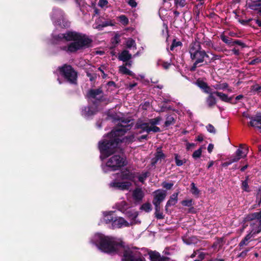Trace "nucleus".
<instances>
[{
	"label": "nucleus",
	"instance_id": "8",
	"mask_svg": "<svg viewBox=\"0 0 261 261\" xmlns=\"http://www.w3.org/2000/svg\"><path fill=\"white\" fill-rule=\"evenodd\" d=\"M58 76L63 77L71 84H76L77 73L70 65H64L59 67L56 71Z\"/></svg>",
	"mask_w": 261,
	"mask_h": 261
},
{
	"label": "nucleus",
	"instance_id": "62",
	"mask_svg": "<svg viewBox=\"0 0 261 261\" xmlns=\"http://www.w3.org/2000/svg\"><path fill=\"white\" fill-rule=\"evenodd\" d=\"M147 137V135H142L139 138V140H142V139H146Z\"/></svg>",
	"mask_w": 261,
	"mask_h": 261
},
{
	"label": "nucleus",
	"instance_id": "25",
	"mask_svg": "<svg viewBox=\"0 0 261 261\" xmlns=\"http://www.w3.org/2000/svg\"><path fill=\"white\" fill-rule=\"evenodd\" d=\"M132 58V55L126 50H124L121 52L119 56V59L123 62L129 60Z\"/></svg>",
	"mask_w": 261,
	"mask_h": 261
},
{
	"label": "nucleus",
	"instance_id": "44",
	"mask_svg": "<svg viewBox=\"0 0 261 261\" xmlns=\"http://www.w3.org/2000/svg\"><path fill=\"white\" fill-rule=\"evenodd\" d=\"M206 129H207V130L211 133H213V134L216 133V129H215L214 126H213L212 124H209L208 125H207L206 126Z\"/></svg>",
	"mask_w": 261,
	"mask_h": 261
},
{
	"label": "nucleus",
	"instance_id": "11",
	"mask_svg": "<svg viewBox=\"0 0 261 261\" xmlns=\"http://www.w3.org/2000/svg\"><path fill=\"white\" fill-rule=\"evenodd\" d=\"M115 206L119 211L125 213L128 218L130 220V224H136L140 223V221L137 219L138 213L131 210H127L128 205L126 201H121L116 203Z\"/></svg>",
	"mask_w": 261,
	"mask_h": 261
},
{
	"label": "nucleus",
	"instance_id": "27",
	"mask_svg": "<svg viewBox=\"0 0 261 261\" xmlns=\"http://www.w3.org/2000/svg\"><path fill=\"white\" fill-rule=\"evenodd\" d=\"M215 94L217 95L221 100L225 102H229L232 99L231 97H228L226 94L222 92L216 91L215 92Z\"/></svg>",
	"mask_w": 261,
	"mask_h": 261
},
{
	"label": "nucleus",
	"instance_id": "46",
	"mask_svg": "<svg viewBox=\"0 0 261 261\" xmlns=\"http://www.w3.org/2000/svg\"><path fill=\"white\" fill-rule=\"evenodd\" d=\"M181 44V43L180 41H176L175 40H173V43L170 47V49L173 50L174 47L180 46Z\"/></svg>",
	"mask_w": 261,
	"mask_h": 261
},
{
	"label": "nucleus",
	"instance_id": "17",
	"mask_svg": "<svg viewBox=\"0 0 261 261\" xmlns=\"http://www.w3.org/2000/svg\"><path fill=\"white\" fill-rule=\"evenodd\" d=\"M246 4L248 8L258 10L261 14V0H247Z\"/></svg>",
	"mask_w": 261,
	"mask_h": 261
},
{
	"label": "nucleus",
	"instance_id": "24",
	"mask_svg": "<svg viewBox=\"0 0 261 261\" xmlns=\"http://www.w3.org/2000/svg\"><path fill=\"white\" fill-rule=\"evenodd\" d=\"M178 193L173 194L170 197L169 200L167 201L166 205V209L168 207L175 205L177 202V197Z\"/></svg>",
	"mask_w": 261,
	"mask_h": 261
},
{
	"label": "nucleus",
	"instance_id": "45",
	"mask_svg": "<svg viewBox=\"0 0 261 261\" xmlns=\"http://www.w3.org/2000/svg\"><path fill=\"white\" fill-rule=\"evenodd\" d=\"M252 90L257 92L258 93H261V86L255 85L252 87Z\"/></svg>",
	"mask_w": 261,
	"mask_h": 261
},
{
	"label": "nucleus",
	"instance_id": "58",
	"mask_svg": "<svg viewBox=\"0 0 261 261\" xmlns=\"http://www.w3.org/2000/svg\"><path fill=\"white\" fill-rule=\"evenodd\" d=\"M214 148V145L212 144H210L207 147V150L209 152H211Z\"/></svg>",
	"mask_w": 261,
	"mask_h": 261
},
{
	"label": "nucleus",
	"instance_id": "16",
	"mask_svg": "<svg viewBox=\"0 0 261 261\" xmlns=\"http://www.w3.org/2000/svg\"><path fill=\"white\" fill-rule=\"evenodd\" d=\"M115 211H105L102 212V221L107 224L112 225L116 217Z\"/></svg>",
	"mask_w": 261,
	"mask_h": 261
},
{
	"label": "nucleus",
	"instance_id": "29",
	"mask_svg": "<svg viewBox=\"0 0 261 261\" xmlns=\"http://www.w3.org/2000/svg\"><path fill=\"white\" fill-rule=\"evenodd\" d=\"M222 239H220L214 243L212 248L214 249V251H217L220 249L222 246Z\"/></svg>",
	"mask_w": 261,
	"mask_h": 261
},
{
	"label": "nucleus",
	"instance_id": "59",
	"mask_svg": "<svg viewBox=\"0 0 261 261\" xmlns=\"http://www.w3.org/2000/svg\"><path fill=\"white\" fill-rule=\"evenodd\" d=\"M107 86L109 87H115V84L114 82H109L107 84Z\"/></svg>",
	"mask_w": 261,
	"mask_h": 261
},
{
	"label": "nucleus",
	"instance_id": "55",
	"mask_svg": "<svg viewBox=\"0 0 261 261\" xmlns=\"http://www.w3.org/2000/svg\"><path fill=\"white\" fill-rule=\"evenodd\" d=\"M195 238H192L191 239V241H189L188 240V239H183V241H184V242L185 243H186L187 244H190L191 243H192L193 242L194 243L193 241V240Z\"/></svg>",
	"mask_w": 261,
	"mask_h": 261
},
{
	"label": "nucleus",
	"instance_id": "34",
	"mask_svg": "<svg viewBox=\"0 0 261 261\" xmlns=\"http://www.w3.org/2000/svg\"><path fill=\"white\" fill-rule=\"evenodd\" d=\"M157 65L158 66H162L165 69H167L170 66V64L165 62L162 60H159L157 62Z\"/></svg>",
	"mask_w": 261,
	"mask_h": 261
},
{
	"label": "nucleus",
	"instance_id": "51",
	"mask_svg": "<svg viewBox=\"0 0 261 261\" xmlns=\"http://www.w3.org/2000/svg\"><path fill=\"white\" fill-rule=\"evenodd\" d=\"M128 4L133 8H135L137 6V3L136 2V0H128Z\"/></svg>",
	"mask_w": 261,
	"mask_h": 261
},
{
	"label": "nucleus",
	"instance_id": "28",
	"mask_svg": "<svg viewBox=\"0 0 261 261\" xmlns=\"http://www.w3.org/2000/svg\"><path fill=\"white\" fill-rule=\"evenodd\" d=\"M215 89L217 90H225L227 89V91L231 92L232 90L230 88H228V85L226 83H222L220 84H217L214 86Z\"/></svg>",
	"mask_w": 261,
	"mask_h": 261
},
{
	"label": "nucleus",
	"instance_id": "56",
	"mask_svg": "<svg viewBox=\"0 0 261 261\" xmlns=\"http://www.w3.org/2000/svg\"><path fill=\"white\" fill-rule=\"evenodd\" d=\"M259 61H260V60L258 58H256V59H255L252 60L251 61H250V62L249 63V64L254 65L257 63H258Z\"/></svg>",
	"mask_w": 261,
	"mask_h": 261
},
{
	"label": "nucleus",
	"instance_id": "14",
	"mask_svg": "<svg viewBox=\"0 0 261 261\" xmlns=\"http://www.w3.org/2000/svg\"><path fill=\"white\" fill-rule=\"evenodd\" d=\"M166 195L167 192L165 190H158L153 192L154 198L152 202L157 210L161 203L165 199Z\"/></svg>",
	"mask_w": 261,
	"mask_h": 261
},
{
	"label": "nucleus",
	"instance_id": "20",
	"mask_svg": "<svg viewBox=\"0 0 261 261\" xmlns=\"http://www.w3.org/2000/svg\"><path fill=\"white\" fill-rule=\"evenodd\" d=\"M149 255L151 261H169V258L161 257L159 253L156 251H150Z\"/></svg>",
	"mask_w": 261,
	"mask_h": 261
},
{
	"label": "nucleus",
	"instance_id": "50",
	"mask_svg": "<svg viewBox=\"0 0 261 261\" xmlns=\"http://www.w3.org/2000/svg\"><path fill=\"white\" fill-rule=\"evenodd\" d=\"M163 187L167 189H170L173 186L172 183L164 182L163 183Z\"/></svg>",
	"mask_w": 261,
	"mask_h": 261
},
{
	"label": "nucleus",
	"instance_id": "41",
	"mask_svg": "<svg viewBox=\"0 0 261 261\" xmlns=\"http://www.w3.org/2000/svg\"><path fill=\"white\" fill-rule=\"evenodd\" d=\"M242 188L243 189L244 191L246 192L249 191V188L248 186V183L247 180H245L242 182Z\"/></svg>",
	"mask_w": 261,
	"mask_h": 261
},
{
	"label": "nucleus",
	"instance_id": "10",
	"mask_svg": "<svg viewBox=\"0 0 261 261\" xmlns=\"http://www.w3.org/2000/svg\"><path fill=\"white\" fill-rule=\"evenodd\" d=\"M162 120L160 117L149 119L147 122L137 123L136 127L142 129L140 133L143 132L149 133L150 132L157 133L160 132V128L155 125L159 124Z\"/></svg>",
	"mask_w": 261,
	"mask_h": 261
},
{
	"label": "nucleus",
	"instance_id": "61",
	"mask_svg": "<svg viewBox=\"0 0 261 261\" xmlns=\"http://www.w3.org/2000/svg\"><path fill=\"white\" fill-rule=\"evenodd\" d=\"M198 141H199V142H201L203 140V137L202 136H198V137L197 138V139H196Z\"/></svg>",
	"mask_w": 261,
	"mask_h": 261
},
{
	"label": "nucleus",
	"instance_id": "47",
	"mask_svg": "<svg viewBox=\"0 0 261 261\" xmlns=\"http://www.w3.org/2000/svg\"><path fill=\"white\" fill-rule=\"evenodd\" d=\"M181 203L184 206H190L192 205V200H184L181 202Z\"/></svg>",
	"mask_w": 261,
	"mask_h": 261
},
{
	"label": "nucleus",
	"instance_id": "31",
	"mask_svg": "<svg viewBox=\"0 0 261 261\" xmlns=\"http://www.w3.org/2000/svg\"><path fill=\"white\" fill-rule=\"evenodd\" d=\"M175 161L176 165L178 166H180L183 165L184 163L186 162L185 160H181L180 156L178 154H175Z\"/></svg>",
	"mask_w": 261,
	"mask_h": 261
},
{
	"label": "nucleus",
	"instance_id": "40",
	"mask_svg": "<svg viewBox=\"0 0 261 261\" xmlns=\"http://www.w3.org/2000/svg\"><path fill=\"white\" fill-rule=\"evenodd\" d=\"M201 153H202V149L200 148L197 149V150H195L194 152V153H193L192 156L194 159H197V158H199L201 156Z\"/></svg>",
	"mask_w": 261,
	"mask_h": 261
},
{
	"label": "nucleus",
	"instance_id": "30",
	"mask_svg": "<svg viewBox=\"0 0 261 261\" xmlns=\"http://www.w3.org/2000/svg\"><path fill=\"white\" fill-rule=\"evenodd\" d=\"M125 45L128 48H133L136 49L135 41L131 38H128L126 41Z\"/></svg>",
	"mask_w": 261,
	"mask_h": 261
},
{
	"label": "nucleus",
	"instance_id": "26",
	"mask_svg": "<svg viewBox=\"0 0 261 261\" xmlns=\"http://www.w3.org/2000/svg\"><path fill=\"white\" fill-rule=\"evenodd\" d=\"M119 70V72L122 74H125V75H129L133 76L134 78H136L134 73L132 71H131L129 69H128L125 67V66L122 65V66H120Z\"/></svg>",
	"mask_w": 261,
	"mask_h": 261
},
{
	"label": "nucleus",
	"instance_id": "19",
	"mask_svg": "<svg viewBox=\"0 0 261 261\" xmlns=\"http://www.w3.org/2000/svg\"><path fill=\"white\" fill-rule=\"evenodd\" d=\"M113 23L111 20L102 21V18H99L96 21L95 24L93 25L94 29H100L101 28L106 27L109 25H113Z\"/></svg>",
	"mask_w": 261,
	"mask_h": 261
},
{
	"label": "nucleus",
	"instance_id": "9",
	"mask_svg": "<svg viewBox=\"0 0 261 261\" xmlns=\"http://www.w3.org/2000/svg\"><path fill=\"white\" fill-rule=\"evenodd\" d=\"M162 120L160 117L149 119L147 122L137 123L136 127L142 129L140 133L143 132L149 133L150 132L157 133L160 132V128L155 125L159 124Z\"/></svg>",
	"mask_w": 261,
	"mask_h": 261
},
{
	"label": "nucleus",
	"instance_id": "18",
	"mask_svg": "<svg viewBox=\"0 0 261 261\" xmlns=\"http://www.w3.org/2000/svg\"><path fill=\"white\" fill-rule=\"evenodd\" d=\"M133 198L136 202H140L144 196V193L140 188L135 189L132 193Z\"/></svg>",
	"mask_w": 261,
	"mask_h": 261
},
{
	"label": "nucleus",
	"instance_id": "2",
	"mask_svg": "<svg viewBox=\"0 0 261 261\" xmlns=\"http://www.w3.org/2000/svg\"><path fill=\"white\" fill-rule=\"evenodd\" d=\"M90 242L103 252L123 254L122 261H145L136 248L125 246L120 239L96 233L91 237Z\"/></svg>",
	"mask_w": 261,
	"mask_h": 261
},
{
	"label": "nucleus",
	"instance_id": "49",
	"mask_svg": "<svg viewBox=\"0 0 261 261\" xmlns=\"http://www.w3.org/2000/svg\"><path fill=\"white\" fill-rule=\"evenodd\" d=\"M255 235V234H254L253 233H252V232H251L249 230V233L246 235V236L244 238L246 239V240L250 241V239L252 237H254Z\"/></svg>",
	"mask_w": 261,
	"mask_h": 261
},
{
	"label": "nucleus",
	"instance_id": "36",
	"mask_svg": "<svg viewBox=\"0 0 261 261\" xmlns=\"http://www.w3.org/2000/svg\"><path fill=\"white\" fill-rule=\"evenodd\" d=\"M174 122V119L173 117L169 116L167 117L165 124L166 126H168L173 124Z\"/></svg>",
	"mask_w": 261,
	"mask_h": 261
},
{
	"label": "nucleus",
	"instance_id": "35",
	"mask_svg": "<svg viewBox=\"0 0 261 261\" xmlns=\"http://www.w3.org/2000/svg\"><path fill=\"white\" fill-rule=\"evenodd\" d=\"M148 173L147 172H142L139 176H138V179L141 182H143L147 177L148 176Z\"/></svg>",
	"mask_w": 261,
	"mask_h": 261
},
{
	"label": "nucleus",
	"instance_id": "21",
	"mask_svg": "<svg viewBox=\"0 0 261 261\" xmlns=\"http://www.w3.org/2000/svg\"><path fill=\"white\" fill-rule=\"evenodd\" d=\"M165 158V155L162 152V150L160 149H158L155 154V157L151 160V165L152 166L154 165L156 163L161 162L163 160H164Z\"/></svg>",
	"mask_w": 261,
	"mask_h": 261
},
{
	"label": "nucleus",
	"instance_id": "37",
	"mask_svg": "<svg viewBox=\"0 0 261 261\" xmlns=\"http://www.w3.org/2000/svg\"><path fill=\"white\" fill-rule=\"evenodd\" d=\"M119 20L123 25H126L128 23V19L125 15H121L119 17Z\"/></svg>",
	"mask_w": 261,
	"mask_h": 261
},
{
	"label": "nucleus",
	"instance_id": "60",
	"mask_svg": "<svg viewBox=\"0 0 261 261\" xmlns=\"http://www.w3.org/2000/svg\"><path fill=\"white\" fill-rule=\"evenodd\" d=\"M248 250H246L245 251H244L242 252L239 256H242V257H244V256H246V255L247 253L248 252Z\"/></svg>",
	"mask_w": 261,
	"mask_h": 261
},
{
	"label": "nucleus",
	"instance_id": "22",
	"mask_svg": "<svg viewBox=\"0 0 261 261\" xmlns=\"http://www.w3.org/2000/svg\"><path fill=\"white\" fill-rule=\"evenodd\" d=\"M261 124V113H257L254 118H251L250 122V125L253 127H257V126H260Z\"/></svg>",
	"mask_w": 261,
	"mask_h": 261
},
{
	"label": "nucleus",
	"instance_id": "1",
	"mask_svg": "<svg viewBox=\"0 0 261 261\" xmlns=\"http://www.w3.org/2000/svg\"><path fill=\"white\" fill-rule=\"evenodd\" d=\"M132 124L130 120H120L118 126L99 142L100 158L102 162L101 166L105 173L118 170L126 165V160L119 155L109 156L117 151L120 143H129L135 140L134 135L123 137L130 129Z\"/></svg>",
	"mask_w": 261,
	"mask_h": 261
},
{
	"label": "nucleus",
	"instance_id": "5",
	"mask_svg": "<svg viewBox=\"0 0 261 261\" xmlns=\"http://www.w3.org/2000/svg\"><path fill=\"white\" fill-rule=\"evenodd\" d=\"M191 58L195 60L193 66L191 67V70L194 71L198 66L199 63H202L204 58H208L204 50H201V46L199 42H192L189 47V49Z\"/></svg>",
	"mask_w": 261,
	"mask_h": 261
},
{
	"label": "nucleus",
	"instance_id": "33",
	"mask_svg": "<svg viewBox=\"0 0 261 261\" xmlns=\"http://www.w3.org/2000/svg\"><path fill=\"white\" fill-rule=\"evenodd\" d=\"M174 4L177 7H184L187 4L186 0H174Z\"/></svg>",
	"mask_w": 261,
	"mask_h": 261
},
{
	"label": "nucleus",
	"instance_id": "48",
	"mask_svg": "<svg viewBox=\"0 0 261 261\" xmlns=\"http://www.w3.org/2000/svg\"><path fill=\"white\" fill-rule=\"evenodd\" d=\"M240 159V157H238L236 155L235 156L230 158L228 164H231L232 163L238 162Z\"/></svg>",
	"mask_w": 261,
	"mask_h": 261
},
{
	"label": "nucleus",
	"instance_id": "57",
	"mask_svg": "<svg viewBox=\"0 0 261 261\" xmlns=\"http://www.w3.org/2000/svg\"><path fill=\"white\" fill-rule=\"evenodd\" d=\"M234 44H238L240 46H244V43L240 42V41H235L232 42V45H234Z\"/></svg>",
	"mask_w": 261,
	"mask_h": 261
},
{
	"label": "nucleus",
	"instance_id": "64",
	"mask_svg": "<svg viewBox=\"0 0 261 261\" xmlns=\"http://www.w3.org/2000/svg\"><path fill=\"white\" fill-rule=\"evenodd\" d=\"M247 167H248V165H247L243 166V167L241 168V171H244L247 168Z\"/></svg>",
	"mask_w": 261,
	"mask_h": 261
},
{
	"label": "nucleus",
	"instance_id": "23",
	"mask_svg": "<svg viewBox=\"0 0 261 261\" xmlns=\"http://www.w3.org/2000/svg\"><path fill=\"white\" fill-rule=\"evenodd\" d=\"M248 148H246L243 150V145L241 144V145H240L239 148H238L237 150V151L236 152V154L237 156H238V157H240V158L241 159L242 158L245 157L247 155V154L248 153Z\"/></svg>",
	"mask_w": 261,
	"mask_h": 261
},
{
	"label": "nucleus",
	"instance_id": "54",
	"mask_svg": "<svg viewBox=\"0 0 261 261\" xmlns=\"http://www.w3.org/2000/svg\"><path fill=\"white\" fill-rule=\"evenodd\" d=\"M195 144L194 143H187L186 144V148L187 150H190L191 148L194 147Z\"/></svg>",
	"mask_w": 261,
	"mask_h": 261
},
{
	"label": "nucleus",
	"instance_id": "3",
	"mask_svg": "<svg viewBox=\"0 0 261 261\" xmlns=\"http://www.w3.org/2000/svg\"><path fill=\"white\" fill-rule=\"evenodd\" d=\"M72 41L68 45L61 46V49L69 53H74L90 46L92 40L86 35L74 31H68L64 34H53L51 43L61 45L66 42Z\"/></svg>",
	"mask_w": 261,
	"mask_h": 261
},
{
	"label": "nucleus",
	"instance_id": "7",
	"mask_svg": "<svg viewBox=\"0 0 261 261\" xmlns=\"http://www.w3.org/2000/svg\"><path fill=\"white\" fill-rule=\"evenodd\" d=\"M245 221H250V231L256 234L261 231V211L248 215L245 218Z\"/></svg>",
	"mask_w": 261,
	"mask_h": 261
},
{
	"label": "nucleus",
	"instance_id": "12",
	"mask_svg": "<svg viewBox=\"0 0 261 261\" xmlns=\"http://www.w3.org/2000/svg\"><path fill=\"white\" fill-rule=\"evenodd\" d=\"M195 84L204 93L209 94L206 100L207 106L210 108L214 106L216 103V100L214 96V94H215V92L212 91L211 87L208 86L205 82L200 79H198L196 81Z\"/></svg>",
	"mask_w": 261,
	"mask_h": 261
},
{
	"label": "nucleus",
	"instance_id": "53",
	"mask_svg": "<svg viewBox=\"0 0 261 261\" xmlns=\"http://www.w3.org/2000/svg\"><path fill=\"white\" fill-rule=\"evenodd\" d=\"M249 242V241L246 240V239L244 238L240 243L239 246L240 247H241V246H244V245H247L248 244Z\"/></svg>",
	"mask_w": 261,
	"mask_h": 261
},
{
	"label": "nucleus",
	"instance_id": "42",
	"mask_svg": "<svg viewBox=\"0 0 261 261\" xmlns=\"http://www.w3.org/2000/svg\"><path fill=\"white\" fill-rule=\"evenodd\" d=\"M155 216L158 219H161L163 218V215L162 213L160 212V207L159 206V208L158 210L156 209V207H155Z\"/></svg>",
	"mask_w": 261,
	"mask_h": 261
},
{
	"label": "nucleus",
	"instance_id": "38",
	"mask_svg": "<svg viewBox=\"0 0 261 261\" xmlns=\"http://www.w3.org/2000/svg\"><path fill=\"white\" fill-rule=\"evenodd\" d=\"M141 208L145 212H148L151 210V205L150 203H146L145 204H143L141 207Z\"/></svg>",
	"mask_w": 261,
	"mask_h": 261
},
{
	"label": "nucleus",
	"instance_id": "4",
	"mask_svg": "<svg viewBox=\"0 0 261 261\" xmlns=\"http://www.w3.org/2000/svg\"><path fill=\"white\" fill-rule=\"evenodd\" d=\"M133 174L128 170L117 174V177L109 184L110 188L120 190H127L132 186Z\"/></svg>",
	"mask_w": 261,
	"mask_h": 261
},
{
	"label": "nucleus",
	"instance_id": "13",
	"mask_svg": "<svg viewBox=\"0 0 261 261\" xmlns=\"http://www.w3.org/2000/svg\"><path fill=\"white\" fill-rule=\"evenodd\" d=\"M53 23L61 27H67L69 26V22L64 18L63 12L59 9L54 8L51 15Z\"/></svg>",
	"mask_w": 261,
	"mask_h": 261
},
{
	"label": "nucleus",
	"instance_id": "15",
	"mask_svg": "<svg viewBox=\"0 0 261 261\" xmlns=\"http://www.w3.org/2000/svg\"><path fill=\"white\" fill-rule=\"evenodd\" d=\"M114 221L111 225L112 228H120L123 227H128L130 224V222L129 223L126 221L123 218L121 217L116 216L114 219Z\"/></svg>",
	"mask_w": 261,
	"mask_h": 261
},
{
	"label": "nucleus",
	"instance_id": "63",
	"mask_svg": "<svg viewBox=\"0 0 261 261\" xmlns=\"http://www.w3.org/2000/svg\"><path fill=\"white\" fill-rule=\"evenodd\" d=\"M243 97V96L242 95H239L236 97V99L238 100L242 99Z\"/></svg>",
	"mask_w": 261,
	"mask_h": 261
},
{
	"label": "nucleus",
	"instance_id": "32",
	"mask_svg": "<svg viewBox=\"0 0 261 261\" xmlns=\"http://www.w3.org/2000/svg\"><path fill=\"white\" fill-rule=\"evenodd\" d=\"M191 193L194 195L198 196L199 194V190L195 186V185L194 184V183L192 182L191 184Z\"/></svg>",
	"mask_w": 261,
	"mask_h": 261
},
{
	"label": "nucleus",
	"instance_id": "52",
	"mask_svg": "<svg viewBox=\"0 0 261 261\" xmlns=\"http://www.w3.org/2000/svg\"><path fill=\"white\" fill-rule=\"evenodd\" d=\"M256 201L259 205H261V191H259L257 194Z\"/></svg>",
	"mask_w": 261,
	"mask_h": 261
},
{
	"label": "nucleus",
	"instance_id": "43",
	"mask_svg": "<svg viewBox=\"0 0 261 261\" xmlns=\"http://www.w3.org/2000/svg\"><path fill=\"white\" fill-rule=\"evenodd\" d=\"M108 2L107 0H99L98 3V6L101 8L107 7Z\"/></svg>",
	"mask_w": 261,
	"mask_h": 261
},
{
	"label": "nucleus",
	"instance_id": "39",
	"mask_svg": "<svg viewBox=\"0 0 261 261\" xmlns=\"http://www.w3.org/2000/svg\"><path fill=\"white\" fill-rule=\"evenodd\" d=\"M221 38L222 40V41L224 42H225V43L229 44V45H232L233 41H232L231 39H230L227 37H226L225 36H222Z\"/></svg>",
	"mask_w": 261,
	"mask_h": 261
},
{
	"label": "nucleus",
	"instance_id": "6",
	"mask_svg": "<svg viewBox=\"0 0 261 261\" xmlns=\"http://www.w3.org/2000/svg\"><path fill=\"white\" fill-rule=\"evenodd\" d=\"M88 97L91 102L93 103V106L85 107L82 109L81 114L85 118H88L94 115L97 111V107L96 105V100H100L102 97V92L100 89H93L89 91Z\"/></svg>",
	"mask_w": 261,
	"mask_h": 261
}]
</instances>
